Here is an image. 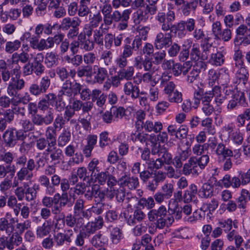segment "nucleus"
I'll return each instance as SVG.
<instances>
[{
    "label": "nucleus",
    "mask_w": 250,
    "mask_h": 250,
    "mask_svg": "<svg viewBox=\"0 0 250 250\" xmlns=\"http://www.w3.org/2000/svg\"><path fill=\"white\" fill-rule=\"evenodd\" d=\"M15 172L16 168L14 165H0V179L4 178L8 173H10V175L12 177Z\"/></svg>",
    "instance_id": "nucleus-41"
},
{
    "label": "nucleus",
    "mask_w": 250,
    "mask_h": 250,
    "mask_svg": "<svg viewBox=\"0 0 250 250\" xmlns=\"http://www.w3.org/2000/svg\"><path fill=\"white\" fill-rule=\"evenodd\" d=\"M149 16L146 11H145L141 8L138 9L133 14V21L135 24H139L142 22H146Z\"/></svg>",
    "instance_id": "nucleus-35"
},
{
    "label": "nucleus",
    "mask_w": 250,
    "mask_h": 250,
    "mask_svg": "<svg viewBox=\"0 0 250 250\" xmlns=\"http://www.w3.org/2000/svg\"><path fill=\"white\" fill-rule=\"evenodd\" d=\"M121 78L128 81L132 79L134 73V68L133 66L128 67L126 69L123 68L118 71Z\"/></svg>",
    "instance_id": "nucleus-55"
},
{
    "label": "nucleus",
    "mask_w": 250,
    "mask_h": 250,
    "mask_svg": "<svg viewBox=\"0 0 250 250\" xmlns=\"http://www.w3.org/2000/svg\"><path fill=\"white\" fill-rule=\"evenodd\" d=\"M134 137H132V140L135 141H139L141 143L146 142L148 139H149L152 143L156 141V137L155 135H148L147 134L142 133H139L137 134H134Z\"/></svg>",
    "instance_id": "nucleus-47"
},
{
    "label": "nucleus",
    "mask_w": 250,
    "mask_h": 250,
    "mask_svg": "<svg viewBox=\"0 0 250 250\" xmlns=\"http://www.w3.org/2000/svg\"><path fill=\"white\" fill-rule=\"evenodd\" d=\"M14 157L12 152L10 151L6 152L5 150L1 148L0 149V161L3 162L7 165H11L13 162Z\"/></svg>",
    "instance_id": "nucleus-50"
},
{
    "label": "nucleus",
    "mask_w": 250,
    "mask_h": 250,
    "mask_svg": "<svg viewBox=\"0 0 250 250\" xmlns=\"http://www.w3.org/2000/svg\"><path fill=\"white\" fill-rule=\"evenodd\" d=\"M13 75L15 77H12L7 88V94L11 97H16L19 95L18 92L23 89L25 86V82L22 79H20L21 71V66H16L12 69Z\"/></svg>",
    "instance_id": "nucleus-4"
},
{
    "label": "nucleus",
    "mask_w": 250,
    "mask_h": 250,
    "mask_svg": "<svg viewBox=\"0 0 250 250\" xmlns=\"http://www.w3.org/2000/svg\"><path fill=\"white\" fill-rule=\"evenodd\" d=\"M81 84L76 81H71L70 80H66L62 83L61 89L59 91L58 98L62 100L63 96H65L71 98L73 96H77L79 94L81 89Z\"/></svg>",
    "instance_id": "nucleus-6"
},
{
    "label": "nucleus",
    "mask_w": 250,
    "mask_h": 250,
    "mask_svg": "<svg viewBox=\"0 0 250 250\" xmlns=\"http://www.w3.org/2000/svg\"><path fill=\"white\" fill-rule=\"evenodd\" d=\"M139 204L141 206L146 207L148 209H152L155 205L154 200L152 197H149L147 198H141L139 201Z\"/></svg>",
    "instance_id": "nucleus-63"
},
{
    "label": "nucleus",
    "mask_w": 250,
    "mask_h": 250,
    "mask_svg": "<svg viewBox=\"0 0 250 250\" xmlns=\"http://www.w3.org/2000/svg\"><path fill=\"white\" fill-rule=\"evenodd\" d=\"M15 224V230L17 231L16 234L21 235L25 230L28 229L31 227V222L29 220H25L23 222H16Z\"/></svg>",
    "instance_id": "nucleus-53"
},
{
    "label": "nucleus",
    "mask_w": 250,
    "mask_h": 250,
    "mask_svg": "<svg viewBox=\"0 0 250 250\" xmlns=\"http://www.w3.org/2000/svg\"><path fill=\"white\" fill-rule=\"evenodd\" d=\"M142 45V40L141 38L136 37L132 41L131 39L127 37L124 41L121 55L127 58L131 57L134 53V51L139 50Z\"/></svg>",
    "instance_id": "nucleus-7"
},
{
    "label": "nucleus",
    "mask_w": 250,
    "mask_h": 250,
    "mask_svg": "<svg viewBox=\"0 0 250 250\" xmlns=\"http://www.w3.org/2000/svg\"><path fill=\"white\" fill-rule=\"evenodd\" d=\"M81 23V20L77 17L73 18L66 17L62 19L60 24V28L62 30H68L71 27H73L74 26L80 25Z\"/></svg>",
    "instance_id": "nucleus-25"
},
{
    "label": "nucleus",
    "mask_w": 250,
    "mask_h": 250,
    "mask_svg": "<svg viewBox=\"0 0 250 250\" xmlns=\"http://www.w3.org/2000/svg\"><path fill=\"white\" fill-rule=\"evenodd\" d=\"M237 75L240 82H242L244 85H246L249 80V73L247 67L237 69L235 70Z\"/></svg>",
    "instance_id": "nucleus-51"
},
{
    "label": "nucleus",
    "mask_w": 250,
    "mask_h": 250,
    "mask_svg": "<svg viewBox=\"0 0 250 250\" xmlns=\"http://www.w3.org/2000/svg\"><path fill=\"white\" fill-rule=\"evenodd\" d=\"M79 39L81 43V49L86 52H90L94 49L95 44L90 39L85 38L84 35H79Z\"/></svg>",
    "instance_id": "nucleus-33"
},
{
    "label": "nucleus",
    "mask_w": 250,
    "mask_h": 250,
    "mask_svg": "<svg viewBox=\"0 0 250 250\" xmlns=\"http://www.w3.org/2000/svg\"><path fill=\"white\" fill-rule=\"evenodd\" d=\"M167 131L171 136H175L176 139L181 140L186 138L188 128L183 125L178 127L176 125H171L168 126Z\"/></svg>",
    "instance_id": "nucleus-17"
},
{
    "label": "nucleus",
    "mask_w": 250,
    "mask_h": 250,
    "mask_svg": "<svg viewBox=\"0 0 250 250\" xmlns=\"http://www.w3.org/2000/svg\"><path fill=\"white\" fill-rule=\"evenodd\" d=\"M167 210L165 206L161 205L157 209H152L148 213V218L150 222H154L156 229H162L168 228L174 221V217L167 216Z\"/></svg>",
    "instance_id": "nucleus-1"
},
{
    "label": "nucleus",
    "mask_w": 250,
    "mask_h": 250,
    "mask_svg": "<svg viewBox=\"0 0 250 250\" xmlns=\"http://www.w3.org/2000/svg\"><path fill=\"white\" fill-rule=\"evenodd\" d=\"M229 137L235 144L237 145L242 144L244 140L243 135L239 129H236L229 134Z\"/></svg>",
    "instance_id": "nucleus-52"
},
{
    "label": "nucleus",
    "mask_w": 250,
    "mask_h": 250,
    "mask_svg": "<svg viewBox=\"0 0 250 250\" xmlns=\"http://www.w3.org/2000/svg\"><path fill=\"white\" fill-rule=\"evenodd\" d=\"M226 237L229 242L234 241L235 245L237 248L241 247L244 242V239L242 236L239 234L237 231L234 229L228 233Z\"/></svg>",
    "instance_id": "nucleus-34"
},
{
    "label": "nucleus",
    "mask_w": 250,
    "mask_h": 250,
    "mask_svg": "<svg viewBox=\"0 0 250 250\" xmlns=\"http://www.w3.org/2000/svg\"><path fill=\"white\" fill-rule=\"evenodd\" d=\"M24 187L25 189L24 198L27 201L30 202L36 198L37 192L40 189L39 185L34 184L32 187H29L27 183H24Z\"/></svg>",
    "instance_id": "nucleus-24"
},
{
    "label": "nucleus",
    "mask_w": 250,
    "mask_h": 250,
    "mask_svg": "<svg viewBox=\"0 0 250 250\" xmlns=\"http://www.w3.org/2000/svg\"><path fill=\"white\" fill-rule=\"evenodd\" d=\"M171 32L164 34L159 32L156 35L154 41V45L156 49H162L168 47L172 42Z\"/></svg>",
    "instance_id": "nucleus-12"
},
{
    "label": "nucleus",
    "mask_w": 250,
    "mask_h": 250,
    "mask_svg": "<svg viewBox=\"0 0 250 250\" xmlns=\"http://www.w3.org/2000/svg\"><path fill=\"white\" fill-rule=\"evenodd\" d=\"M109 2H106L105 3H103L104 4L101 7V12L103 15V21L104 23L101 24L100 28L103 29L104 26V24L106 22L107 18L110 16V15L113 11V8L111 5L108 3Z\"/></svg>",
    "instance_id": "nucleus-43"
},
{
    "label": "nucleus",
    "mask_w": 250,
    "mask_h": 250,
    "mask_svg": "<svg viewBox=\"0 0 250 250\" xmlns=\"http://www.w3.org/2000/svg\"><path fill=\"white\" fill-rule=\"evenodd\" d=\"M168 210L169 213L174 214L175 218L179 220L182 218L183 212L179 207L178 203L175 201L169 200L168 204Z\"/></svg>",
    "instance_id": "nucleus-32"
},
{
    "label": "nucleus",
    "mask_w": 250,
    "mask_h": 250,
    "mask_svg": "<svg viewBox=\"0 0 250 250\" xmlns=\"http://www.w3.org/2000/svg\"><path fill=\"white\" fill-rule=\"evenodd\" d=\"M33 177V174L28 170L25 167H21L17 172L16 178H18L21 182L24 180L30 179Z\"/></svg>",
    "instance_id": "nucleus-58"
},
{
    "label": "nucleus",
    "mask_w": 250,
    "mask_h": 250,
    "mask_svg": "<svg viewBox=\"0 0 250 250\" xmlns=\"http://www.w3.org/2000/svg\"><path fill=\"white\" fill-rule=\"evenodd\" d=\"M74 235L73 230L71 229H66L63 232H58L54 235V242L56 246L61 247L65 244L70 245L72 242V237Z\"/></svg>",
    "instance_id": "nucleus-10"
},
{
    "label": "nucleus",
    "mask_w": 250,
    "mask_h": 250,
    "mask_svg": "<svg viewBox=\"0 0 250 250\" xmlns=\"http://www.w3.org/2000/svg\"><path fill=\"white\" fill-rule=\"evenodd\" d=\"M123 90L126 95H131L132 99H137L140 94L143 95L145 93L143 91L140 92L139 86L134 85L130 81H128L125 83Z\"/></svg>",
    "instance_id": "nucleus-20"
},
{
    "label": "nucleus",
    "mask_w": 250,
    "mask_h": 250,
    "mask_svg": "<svg viewBox=\"0 0 250 250\" xmlns=\"http://www.w3.org/2000/svg\"><path fill=\"white\" fill-rule=\"evenodd\" d=\"M109 27H105L103 28V29H101L100 27L99 29H97L94 30L93 33V42L94 44L96 43L99 45H101L104 44V39H103V30H108Z\"/></svg>",
    "instance_id": "nucleus-44"
},
{
    "label": "nucleus",
    "mask_w": 250,
    "mask_h": 250,
    "mask_svg": "<svg viewBox=\"0 0 250 250\" xmlns=\"http://www.w3.org/2000/svg\"><path fill=\"white\" fill-rule=\"evenodd\" d=\"M65 62L68 64H72L75 67L80 66L83 62V56L79 54H75L72 55H65L63 57Z\"/></svg>",
    "instance_id": "nucleus-40"
},
{
    "label": "nucleus",
    "mask_w": 250,
    "mask_h": 250,
    "mask_svg": "<svg viewBox=\"0 0 250 250\" xmlns=\"http://www.w3.org/2000/svg\"><path fill=\"white\" fill-rule=\"evenodd\" d=\"M209 62L216 66L222 65L225 62V57L221 51H218L211 55Z\"/></svg>",
    "instance_id": "nucleus-45"
},
{
    "label": "nucleus",
    "mask_w": 250,
    "mask_h": 250,
    "mask_svg": "<svg viewBox=\"0 0 250 250\" xmlns=\"http://www.w3.org/2000/svg\"><path fill=\"white\" fill-rule=\"evenodd\" d=\"M172 158V156L171 154L169 152L168 149L167 148L159 158H157L158 160H160L161 161V162L159 161V163H161L160 165L161 168H162L165 164L167 165H171Z\"/></svg>",
    "instance_id": "nucleus-57"
},
{
    "label": "nucleus",
    "mask_w": 250,
    "mask_h": 250,
    "mask_svg": "<svg viewBox=\"0 0 250 250\" xmlns=\"http://www.w3.org/2000/svg\"><path fill=\"white\" fill-rule=\"evenodd\" d=\"M21 46V42L18 40L7 42L5 43V51L11 54L19 50Z\"/></svg>",
    "instance_id": "nucleus-42"
},
{
    "label": "nucleus",
    "mask_w": 250,
    "mask_h": 250,
    "mask_svg": "<svg viewBox=\"0 0 250 250\" xmlns=\"http://www.w3.org/2000/svg\"><path fill=\"white\" fill-rule=\"evenodd\" d=\"M154 72L148 71L144 73L142 77V80L146 83H150L151 86H155L158 82L153 76Z\"/></svg>",
    "instance_id": "nucleus-62"
},
{
    "label": "nucleus",
    "mask_w": 250,
    "mask_h": 250,
    "mask_svg": "<svg viewBox=\"0 0 250 250\" xmlns=\"http://www.w3.org/2000/svg\"><path fill=\"white\" fill-rule=\"evenodd\" d=\"M97 136L96 135H89L86 138L87 144L83 149V152L87 158L91 156L92 151L95 145L97 143Z\"/></svg>",
    "instance_id": "nucleus-23"
},
{
    "label": "nucleus",
    "mask_w": 250,
    "mask_h": 250,
    "mask_svg": "<svg viewBox=\"0 0 250 250\" xmlns=\"http://www.w3.org/2000/svg\"><path fill=\"white\" fill-rule=\"evenodd\" d=\"M43 60V54L39 53L34 57L33 62H31L34 73L37 76H40L44 72L45 67L42 64Z\"/></svg>",
    "instance_id": "nucleus-19"
},
{
    "label": "nucleus",
    "mask_w": 250,
    "mask_h": 250,
    "mask_svg": "<svg viewBox=\"0 0 250 250\" xmlns=\"http://www.w3.org/2000/svg\"><path fill=\"white\" fill-rule=\"evenodd\" d=\"M57 99L56 95L53 93L45 94L38 102L39 109L44 114L43 116L44 125H48L54 120V109L50 107V104L54 103Z\"/></svg>",
    "instance_id": "nucleus-3"
},
{
    "label": "nucleus",
    "mask_w": 250,
    "mask_h": 250,
    "mask_svg": "<svg viewBox=\"0 0 250 250\" xmlns=\"http://www.w3.org/2000/svg\"><path fill=\"white\" fill-rule=\"evenodd\" d=\"M132 12V9L131 8L125 9L122 12L118 9L115 10L107 18L104 25L105 27H109L113 22H115L118 23L117 26L118 30H126L128 27V21Z\"/></svg>",
    "instance_id": "nucleus-2"
},
{
    "label": "nucleus",
    "mask_w": 250,
    "mask_h": 250,
    "mask_svg": "<svg viewBox=\"0 0 250 250\" xmlns=\"http://www.w3.org/2000/svg\"><path fill=\"white\" fill-rule=\"evenodd\" d=\"M202 126L205 127L206 131L210 135H214L216 133L214 126L212 125V119L208 117L202 121Z\"/></svg>",
    "instance_id": "nucleus-54"
},
{
    "label": "nucleus",
    "mask_w": 250,
    "mask_h": 250,
    "mask_svg": "<svg viewBox=\"0 0 250 250\" xmlns=\"http://www.w3.org/2000/svg\"><path fill=\"white\" fill-rule=\"evenodd\" d=\"M112 58V52L110 50H105L102 52L100 60L104 62L105 65L108 66L111 63Z\"/></svg>",
    "instance_id": "nucleus-64"
},
{
    "label": "nucleus",
    "mask_w": 250,
    "mask_h": 250,
    "mask_svg": "<svg viewBox=\"0 0 250 250\" xmlns=\"http://www.w3.org/2000/svg\"><path fill=\"white\" fill-rule=\"evenodd\" d=\"M190 52V59L191 61L202 59V53L200 49L199 44L197 43H193L191 46Z\"/></svg>",
    "instance_id": "nucleus-48"
},
{
    "label": "nucleus",
    "mask_w": 250,
    "mask_h": 250,
    "mask_svg": "<svg viewBox=\"0 0 250 250\" xmlns=\"http://www.w3.org/2000/svg\"><path fill=\"white\" fill-rule=\"evenodd\" d=\"M219 94V87L215 86L211 90L207 91L203 95L201 100V104H210L214 96H217Z\"/></svg>",
    "instance_id": "nucleus-39"
},
{
    "label": "nucleus",
    "mask_w": 250,
    "mask_h": 250,
    "mask_svg": "<svg viewBox=\"0 0 250 250\" xmlns=\"http://www.w3.org/2000/svg\"><path fill=\"white\" fill-rule=\"evenodd\" d=\"M45 157H49L51 162L54 164L59 163L62 156V150L55 146H48L45 150Z\"/></svg>",
    "instance_id": "nucleus-18"
},
{
    "label": "nucleus",
    "mask_w": 250,
    "mask_h": 250,
    "mask_svg": "<svg viewBox=\"0 0 250 250\" xmlns=\"http://www.w3.org/2000/svg\"><path fill=\"white\" fill-rule=\"evenodd\" d=\"M44 59V63L49 68L56 66L59 63L57 54L52 51L46 53Z\"/></svg>",
    "instance_id": "nucleus-30"
},
{
    "label": "nucleus",
    "mask_w": 250,
    "mask_h": 250,
    "mask_svg": "<svg viewBox=\"0 0 250 250\" xmlns=\"http://www.w3.org/2000/svg\"><path fill=\"white\" fill-rule=\"evenodd\" d=\"M108 239L101 232L95 234L90 240V243L95 248L103 247L107 244Z\"/></svg>",
    "instance_id": "nucleus-29"
},
{
    "label": "nucleus",
    "mask_w": 250,
    "mask_h": 250,
    "mask_svg": "<svg viewBox=\"0 0 250 250\" xmlns=\"http://www.w3.org/2000/svg\"><path fill=\"white\" fill-rule=\"evenodd\" d=\"M104 224L103 218L101 216H98L93 221L88 222L85 225L82 227L81 230L87 237L94 233L96 230L102 228Z\"/></svg>",
    "instance_id": "nucleus-9"
},
{
    "label": "nucleus",
    "mask_w": 250,
    "mask_h": 250,
    "mask_svg": "<svg viewBox=\"0 0 250 250\" xmlns=\"http://www.w3.org/2000/svg\"><path fill=\"white\" fill-rule=\"evenodd\" d=\"M122 230L119 228L115 227L112 229L110 232V239L113 244H118L122 238Z\"/></svg>",
    "instance_id": "nucleus-61"
},
{
    "label": "nucleus",
    "mask_w": 250,
    "mask_h": 250,
    "mask_svg": "<svg viewBox=\"0 0 250 250\" xmlns=\"http://www.w3.org/2000/svg\"><path fill=\"white\" fill-rule=\"evenodd\" d=\"M107 96L105 94L99 89H94L92 90V97L91 102H96V104L99 107L103 108L106 101Z\"/></svg>",
    "instance_id": "nucleus-22"
},
{
    "label": "nucleus",
    "mask_w": 250,
    "mask_h": 250,
    "mask_svg": "<svg viewBox=\"0 0 250 250\" xmlns=\"http://www.w3.org/2000/svg\"><path fill=\"white\" fill-rule=\"evenodd\" d=\"M215 152L218 157L217 161L219 164L223 163L226 159L233 156L232 151L222 143L218 144Z\"/></svg>",
    "instance_id": "nucleus-16"
},
{
    "label": "nucleus",
    "mask_w": 250,
    "mask_h": 250,
    "mask_svg": "<svg viewBox=\"0 0 250 250\" xmlns=\"http://www.w3.org/2000/svg\"><path fill=\"white\" fill-rule=\"evenodd\" d=\"M119 185L124 188L133 190L137 188L139 185L138 177L125 175L118 181Z\"/></svg>",
    "instance_id": "nucleus-14"
},
{
    "label": "nucleus",
    "mask_w": 250,
    "mask_h": 250,
    "mask_svg": "<svg viewBox=\"0 0 250 250\" xmlns=\"http://www.w3.org/2000/svg\"><path fill=\"white\" fill-rule=\"evenodd\" d=\"M9 237H6V248L9 250H13L15 246H19L22 241V237L18 234L14 235L13 233Z\"/></svg>",
    "instance_id": "nucleus-27"
},
{
    "label": "nucleus",
    "mask_w": 250,
    "mask_h": 250,
    "mask_svg": "<svg viewBox=\"0 0 250 250\" xmlns=\"http://www.w3.org/2000/svg\"><path fill=\"white\" fill-rule=\"evenodd\" d=\"M92 74V65H83L79 67L77 70V74L78 77H91Z\"/></svg>",
    "instance_id": "nucleus-49"
},
{
    "label": "nucleus",
    "mask_w": 250,
    "mask_h": 250,
    "mask_svg": "<svg viewBox=\"0 0 250 250\" xmlns=\"http://www.w3.org/2000/svg\"><path fill=\"white\" fill-rule=\"evenodd\" d=\"M18 219L12 216L10 212H6L5 216L0 218V230L6 235L10 236L15 230V224Z\"/></svg>",
    "instance_id": "nucleus-8"
},
{
    "label": "nucleus",
    "mask_w": 250,
    "mask_h": 250,
    "mask_svg": "<svg viewBox=\"0 0 250 250\" xmlns=\"http://www.w3.org/2000/svg\"><path fill=\"white\" fill-rule=\"evenodd\" d=\"M95 67H97V71L94 72V82L99 84H102L108 76L107 70L104 67H99L96 65L94 66V69Z\"/></svg>",
    "instance_id": "nucleus-28"
},
{
    "label": "nucleus",
    "mask_w": 250,
    "mask_h": 250,
    "mask_svg": "<svg viewBox=\"0 0 250 250\" xmlns=\"http://www.w3.org/2000/svg\"><path fill=\"white\" fill-rule=\"evenodd\" d=\"M197 7V1L188 2L182 7V12L184 16H188L192 10L194 11Z\"/></svg>",
    "instance_id": "nucleus-56"
},
{
    "label": "nucleus",
    "mask_w": 250,
    "mask_h": 250,
    "mask_svg": "<svg viewBox=\"0 0 250 250\" xmlns=\"http://www.w3.org/2000/svg\"><path fill=\"white\" fill-rule=\"evenodd\" d=\"M178 23V27L181 30H186L192 32L196 27V21L193 18H188L186 20L180 21Z\"/></svg>",
    "instance_id": "nucleus-31"
},
{
    "label": "nucleus",
    "mask_w": 250,
    "mask_h": 250,
    "mask_svg": "<svg viewBox=\"0 0 250 250\" xmlns=\"http://www.w3.org/2000/svg\"><path fill=\"white\" fill-rule=\"evenodd\" d=\"M52 200L53 206V205H60V203L68 204V195H66L65 193L60 194L59 193H57L54 194L53 197H52Z\"/></svg>",
    "instance_id": "nucleus-59"
},
{
    "label": "nucleus",
    "mask_w": 250,
    "mask_h": 250,
    "mask_svg": "<svg viewBox=\"0 0 250 250\" xmlns=\"http://www.w3.org/2000/svg\"><path fill=\"white\" fill-rule=\"evenodd\" d=\"M50 226L44 223L42 226L38 227L37 229L36 235L37 237L43 238L50 233Z\"/></svg>",
    "instance_id": "nucleus-60"
},
{
    "label": "nucleus",
    "mask_w": 250,
    "mask_h": 250,
    "mask_svg": "<svg viewBox=\"0 0 250 250\" xmlns=\"http://www.w3.org/2000/svg\"><path fill=\"white\" fill-rule=\"evenodd\" d=\"M54 127L48 126L45 131V139L48 142V146L56 145V129Z\"/></svg>",
    "instance_id": "nucleus-38"
},
{
    "label": "nucleus",
    "mask_w": 250,
    "mask_h": 250,
    "mask_svg": "<svg viewBox=\"0 0 250 250\" xmlns=\"http://www.w3.org/2000/svg\"><path fill=\"white\" fill-rule=\"evenodd\" d=\"M95 176V180L100 185H104L107 183L109 188L115 186L117 184V180L115 177L106 170L104 171L99 172Z\"/></svg>",
    "instance_id": "nucleus-11"
},
{
    "label": "nucleus",
    "mask_w": 250,
    "mask_h": 250,
    "mask_svg": "<svg viewBox=\"0 0 250 250\" xmlns=\"http://www.w3.org/2000/svg\"><path fill=\"white\" fill-rule=\"evenodd\" d=\"M49 0H35V4L37 5L36 12L38 16H42L45 14Z\"/></svg>",
    "instance_id": "nucleus-46"
},
{
    "label": "nucleus",
    "mask_w": 250,
    "mask_h": 250,
    "mask_svg": "<svg viewBox=\"0 0 250 250\" xmlns=\"http://www.w3.org/2000/svg\"><path fill=\"white\" fill-rule=\"evenodd\" d=\"M14 131L15 128H9L4 131L2 136L4 145L7 147H13L17 143Z\"/></svg>",
    "instance_id": "nucleus-21"
},
{
    "label": "nucleus",
    "mask_w": 250,
    "mask_h": 250,
    "mask_svg": "<svg viewBox=\"0 0 250 250\" xmlns=\"http://www.w3.org/2000/svg\"><path fill=\"white\" fill-rule=\"evenodd\" d=\"M143 128L147 131L157 133L162 129L163 125L160 122L153 123L152 121L147 120L145 123H144Z\"/></svg>",
    "instance_id": "nucleus-36"
},
{
    "label": "nucleus",
    "mask_w": 250,
    "mask_h": 250,
    "mask_svg": "<svg viewBox=\"0 0 250 250\" xmlns=\"http://www.w3.org/2000/svg\"><path fill=\"white\" fill-rule=\"evenodd\" d=\"M71 138L70 131L67 129H63L58 138V146L60 147L65 146L70 142Z\"/></svg>",
    "instance_id": "nucleus-37"
},
{
    "label": "nucleus",
    "mask_w": 250,
    "mask_h": 250,
    "mask_svg": "<svg viewBox=\"0 0 250 250\" xmlns=\"http://www.w3.org/2000/svg\"><path fill=\"white\" fill-rule=\"evenodd\" d=\"M176 19L175 13L172 8H165L163 11H159L155 17L156 20L161 24V29L164 31H167L175 26L172 23Z\"/></svg>",
    "instance_id": "nucleus-5"
},
{
    "label": "nucleus",
    "mask_w": 250,
    "mask_h": 250,
    "mask_svg": "<svg viewBox=\"0 0 250 250\" xmlns=\"http://www.w3.org/2000/svg\"><path fill=\"white\" fill-rule=\"evenodd\" d=\"M196 157H191L188 162L184 164L182 169V173L186 176H189L192 174L194 176H198V167L196 164Z\"/></svg>",
    "instance_id": "nucleus-15"
},
{
    "label": "nucleus",
    "mask_w": 250,
    "mask_h": 250,
    "mask_svg": "<svg viewBox=\"0 0 250 250\" xmlns=\"http://www.w3.org/2000/svg\"><path fill=\"white\" fill-rule=\"evenodd\" d=\"M213 186L207 182L203 184L202 186L199 190L198 193L199 195L201 198L207 199L213 196Z\"/></svg>",
    "instance_id": "nucleus-26"
},
{
    "label": "nucleus",
    "mask_w": 250,
    "mask_h": 250,
    "mask_svg": "<svg viewBox=\"0 0 250 250\" xmlns=\"http://www.w3.org/2000/svg\"><path fill=\"white\" fill-rule=\"evenodd\" d=\"M247 104L244 93L237 91L232 95L231 99L228 104L227 108L229 110H232L239 106L246 107Z\"/></svg>",
    "instance_id": "nucleus-13"
}]
</instances>
